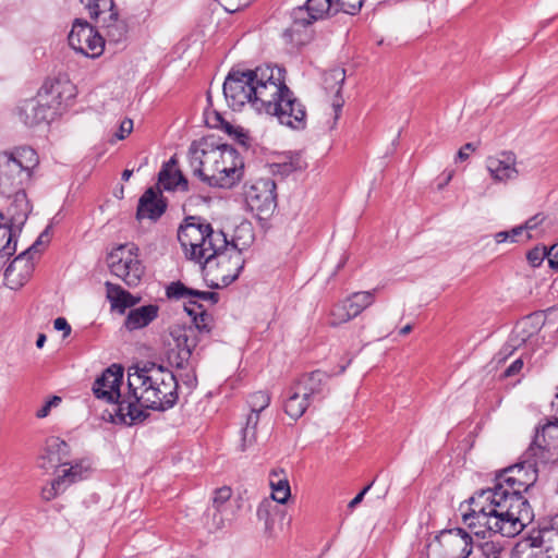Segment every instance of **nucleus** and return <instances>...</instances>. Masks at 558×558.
<instances>
[{"instance_id":"obj_27","label":"nucleus","mask_w":558,"mask_h":558,"mask_svg":"<svg viewBox=\"0 0 558 558\" xmlns=\"http://www.w3.org/2000/svg\"><path fill=\"white\" fill-rule=\"evenodd\" d=\"M158 312L159 307L155 304L131 310L124 320V327L130 331L144 328L158 317Z\"/></svg>"},{"instance_id":"obj_25","label":"nucleus","mask_w":558,"mask_h":558,"mask_svg":"<svg viewBox=\"0 0 558 558\" xmlns=\"http://www.w3.org/2000/svg\"><path fill=\"white\" fill-rule=\"evenodd\" d=\"M177 161L172 157L165 163L158 174V184L166 191H174L180 189L186 192L189 190V181L178 169H174Z\"/></svg>"},{"instance_id":"obj_46","label":"nucleus","mask_w":558,"mask_h":558,"mask_svg":"<svg viewBox=\"0 0 558 558\" xmlns=\"http://www.w3.org/2000/svg\"><path fill=\"white\" fill-rule=\"evenodd\" d=\"M221 7L230 13L240 11L247 5L246 0H218Z\"/></svg>"},{"instance_id":"obj_26","label":"nucleus","mask_w":558,"mask_h":558,"mask_svg":"<svg viewBox=\"0 0 558 558\" xmlns=\"http://www.w3.org/2000/svg\"><path fill=\"white\" fill-rule=\"evenodd\" d=\"M105 287L106 296L111 304V310L117 311L120 314H123L126 308L136 305L141 300L122 289L119 284L107 281Z\"/></svg>"},{"instance_id":"obj_48","label":"nucleus","mask_w":558,"mask_h":558,"mask_svg":"<svg viewBox=\"0 0 558 558\" xmlns=\"http://www.w3.org/2000/svg\"><path fill=\"white\" fill-rule=\"evenodd\" d=\"M61 402L58 396L51 397L46 403L36 412L38 418H44L49 415L51 408L57 407Z\"/></svg>"},{"instance_id":"obj_10","label":"nucleus","mask_w":558,"mask_h":558,"mask_svg":"<svg viewBox=\"0 0 558 558\" xmlns=\"http://www.w3.org/2000/svg\"><path fill=\"white\" fill-rule=\"evenodd\" d=\"M50 227H47L38 239L29 246L26 251L21 253L14 258V260L8 266L4 272V279L7 286L12 290L22 288L31 278L34 271V263L32 260L33 254L38 252V246L45 241L48 242Z\"/></svg>"},{"instance_id":"obj_50","label":"nucleus","mask_w":558,"mask_h":558,"mask_svg":"<svg viewBox=\"0 0 558 558\" xmlns=\"http://www.w3.org/2000/svg\"><path fill=\"white\" fill-rule=\"evenodd\" d=\"M60 477H62V482L65 478H69L71 483L76 482L82 478V466L78 464L72 465L71 468L64 470Z\"/></svg>"},{"instance_id":"obj_18","label":"nucleus","mask_w":558,"mask_h":558,"mask_svg":"<svg viewBox=\"0 0 558 558\" xmlns=\"http://www.w3.org/2000/svg\"><path fill=\"white\" fill-rule=\"evenodd\" d=\"M214 258L217 259L216 278L220 279L221 286H229L239 277L243 268L244 259L241 250L232 242L227 248L219 251Z\"/></svg>"},{"instance_id":"obj_29","label":"nucleus","mask_w":558,"mask_h":558,"mask_svg":"<svg viewBox=\"0 0 558 558\" xmlns=\"http://www.w3.org/2000/svg\"><path fill=\"white\" fill-rule=\"evenodd\" d=\"M532 547H539L553 558H558V529L545 527L530 538Z\"/></svg>"},{"instance_id":"obj_45","label":"nucleus","mask_w":558,"mask_h":558,"mask_svg":"<svg viewBox=\"0 0 558 558\" xmlns=\"http://www.w3.org/2000/svg\"><path fill=\"white\" fill-rule=\"evenodd\" d=\"M62 484V477H57L51 482V485L41 489V497L46 501L52 500L57 497L59 488Z\"/></svg>"},{"instance_id":"obj_63","label":"nucleus","mask_w":558,"mask_h":558,"mask_svg":"<svg viewBox=\"0 0 558 558\" xmlns=\"http://www.w3.org/2000/svg\"><path fill=\"white\" fill-rule=\"evenodd\" d=\"M132 173H133L132 170L125 169L122 172V180L128 181L131 178Z\"/></svg>"},{"instance_id":"obj_54","label":"nucleus","mask_w":558,"mask_h":558,"mask_svg":"<svg viewBox=\"0 0 558 558\" xmlns=\"http://www.w3.org/2000/svg\"><path fill=\"white\" fill-rule=\"evenodd\" d=\"M523 367V361L521 359H517L513 361L504 372L505 377H511L520 373Z\"/></svg>"},{"instance_id":"obj_4","label":"nucleus","mask_w":558,"mask_h":558,"mask_svg":"<svg viewBox=\"0 0 558 558\" xmlns=\"http://www.w3.org/2000/svg\"><path fill=\"white\" fill-rule=\"evenodd\" d=\"M178 240L186 258L199 265L208 264L229 245L222 231H215L206 219L198 216L184 218L178 229Z\"/></svg>"},{"instance_id":"obj_40","label":"nucleus","mask_w":558,"mask_h":558,"mask_svg":"<svg viewBox=\"0 0 558 558\" xmlns=\"http://www.w3.org/2000/svg\"><path fill=\"white\" fill-rule=\"evenodd\" d=\"M365 0H333L336 13L343 12L347 14H357Z\"/></svg>"},{"instance_id":"obj_30","label":"nucleus","mask_w":558,"mask_h":558,"mask_svg":"<svg viewBox=\"0 0 558 558\" xmlns=\"http://www.w3.org/2000/svg\"><path fill=\"white\" fill-rule=\"evenodd\" d=\"M344 80V69L335 68L324 74V88L329 93H335L336 96V99L332 102L336 112H338L343 106V99L340 97V93Z\"/></svg>"},{"instance_id":"obj_39","label":"nucleus","mask_w":558,"mask_h":558,"mask_svg":"<svg viewBox=\"0 0 558 558\" xmlns=\"http://www.w3.org/2000/svg\"><path fill=\"white\" fill-rule=\"evenodd\" d=\"M270 403V396L265 391H256L247 399V404L251 412L259 413L265 410Z\"/></svg>"},{"instance_id":"obj_57","label":"nucleus","mask_w":558,"mask_h":558,"mask_svg":"<svg viewBox=\"0 0 558 558\" xmlns=\"http://www.w3.org/2000/svg\"><path fill=\"white\" fill-rule=\"evenodd\" d=\"M374 482L365 486L348 505L350 509H354L359 504L362 502L365 494L369 490Z\"/></svg>"},{"instance_id":"obj_60","label":"nucleus","mask_w":558,"mask_h":558,"mask_svg":"<svg viewBox=\"0 0 558 558\" xmlns=\"http://www.w3.org/2000/svg\"><path fill=\"white\" fill-rule=\"evenodd\" d=\"M525 230L524 226H518L510 230L511 233V242L515 241V238Z\"/></svg>"},{"instance_id":"obj_15","label":"nucleus","mask_w":558,"mask_h":558,"mask_svg":"<svg viewBox=\"0 0 558 558\" xmlns=\"http://www.w3.org/2000/svg\"><path fill=\"white\" fill-rule=\"evenodd\" d=\"M558 448V421H548L541 429L536 430L534 439L527 450L526 457H533L535 461L548 463L554 459Z\"/></svg>"},{"instance_id":"obj_33","label":"nucleus","mask_w":558,"mask_h":558,"mask_svg":"<svg viewBox=\"0 0 558 558\" xmlns=\"http://www.w3.org/2000/svg\"><path fill=\"white\" fill-rule=\"evenodd\" d=\"M259 422V413L251 412L247 415L245 427L242 429L241 450L244 451L248 446L256 441V428Z\"/></svg>"},{"instance_id":"obj_36","label":"nucleus","mask_w":558,"mask_h":558,"mask_svg":"<svg viewBox=\"0 0 558 558\" xmlns=\"http://www.w3.org/2000/svg\"><path fill=\"white\" fill-rule=\"evenodd\" d=\"M230 512L220 508L209 507L205 513L206 525L209 531H218L225 526Z\"/></svg>"},{"instance_id":"obj_21","label":"nucleus","mask_w":558,"mask_h":558,"mask_svg":"<svg viewBox=\"0 0 558 558\" xmlns=\"http://www.w3.org/2000/svg\"><path fill=\"white\" fill-rule=\"evenodd\" d=\"M167 209V203L161 197L160 190L154 187L147 189L141 196L136 210V218L142 220L144 218L150 220H158Z\"/></svg>"},{"instance_id":"obj_56","label":"nucleus","mask_w":558,"mask_h":558,"mask_svg":"<svg viewBox=\"0 0 558 558\" xmlns=\"http://www.w3.org/2000/svg\"><path fill=\"white\" fill-rule=\"evenodd\" d=\"M469 151H474L475 150V146L473 143H466L464 146H462L458 154H457V160H460V161H464L469 158Z\"/></svg>"},{"instance_id":"obj_44","label":"nucleus","mask_w":558,"mask_h":558,"mask_svg":"<svg viewBox=\"0 0 558 558\" xmlns=\"http://www.w3.org/2000/svg\"><path fill=\"white\" fill-rule=\"evenodd\" d=\"M546 258V246H535L526 254V259L532 267H538Z\"/></svg>"},{"instance_id":"obj_13","label":"nucleus","mask_w":558,"mask_h":558,"mask_svg":"<svg viewBox=\"0 0 558 558\" xmlns=\"http://www.w3.org/2000/svg\"><path fill=\"white\" fill-rule=\"evenodd\" d=\"M68 40L71 48L89 58L99 57L104 51V38L87 21L75 20Z\"/></svg>"},{"instance_id":"obj_43","label":"nucleus","mask_w":558,"mask_h":558,"mask_svg":"<svg viewBox=\"0 0 558 558\" xmlns=\"http://www.w3.org/2000/svg\"><path fill=\"white\" fill-rule=\"evenodd\" d=\"M478 548L484 558H499L502 550V546L496 541H486Z\"/></svg>"},{"instance_id":"obj_47","label":"nucleus","mask_w":558,"mask_h":558,"mask_svg":"<svg viewBox=\"0 0 558 558\" xmlns=\"http://www.w3.org/2000/svg\"><path fill=\"white\" fill-rule=\"evenodd\" d=\"M184 310L192 318L205 312L203 305L194 298H189L187 303L184 304Z\"/></svg>"},{"instance_id":"obj_24","label":"nucleus","mask_w":558,"mask_h":558,"mask_svg":"<svg viewBox=\"0 0 558 558\" xmlns=\"http://www.w3.org/2000/svg\"><path fill=\"white\" fill-rule=\"evenodd\" d=\"M51 114L50 105L41 104L35 99L26 100L20 109V118L28 126L48 122Z\"/></svg>"},{"instance_id":"obj_8","label":"nucleus","mask_w":558,"mask_h":558,"mask_svg":"<svg viewBox=\"0 0 558 558\" xmlns=\"http://www.w3.org/2000/svg\"><path fill=\"white\" fill-rule=\"evenodd\" d=\"M248 209L260 220L272 216L277 208V185L270 178L258 179L244 185Z\"/></svg>"},{"instance_id":"obj_6","label":"nucleus","mask_w":558,"mask_h":558,"mask_svg":"<svg viewBox=\"0 0 558 558\" xmlns=\"http://www.w3.org/2000/svg\"><path fill=\"white\" fill-rule=\"evenodd\" d=\"M336 14L333 0H307L304 5L292 10V24L284 31L283 37L295 47L302 46L310 38L306 33L307 26L326 16Z\"/></svg>"},{"instance_id":"obj_5","label":"nucleus","mask_w":558,"mask_h":558,"mask_svg":"<svg viewBox=\"0 0 558 558\" xmlns=\"http://www.w3.org/2000/svg\"><path fill=\"white\" fill-rule=\"evenodd\" d=\"M37 153L28 146L0 153V194L12 195L24 189L31 180L33 170L38 166Z\"/></svg>"},{"instance_id":"obj_16","label":"nucleus","mask_w":558,"mask_h":558,"mask_svg":"<svg viewBox=\"0 0 558 558\" xmlns=\"http://www.w3.org/2000/svg\"><path fill=\"white\" fill-rule=\"evenodd\" d=\"M375 292L376 290L354 292L345 300L333 305L330 311L329 324L339 326L360 315L374 303Z\"/></svg>"},{"instance_id":"obj_38","label":"nucleus","mask_w":558,"mask_h":558,"mask_svg":"<svg viewBox=\"0 0 558 558\" xmlns=\"http://www.w3.org/2000/svg\"><path fill=\"white\" fill-rule=\"evenodd\" d=\"M271 167L272 172H277L281 175H288L296 170L303 169L304 165L300 157H290L288 161L277 162Z\"/></svg>"},{"instance_id":"obj_55","label":"nucleus","mask_w":558,"mask_h":558,"mask_svg":"<svg viewBox=\"0 0 558 558\" xmlns=\"http://www.w3.org/2000/svg\"><path fill=\"white\" fill-rule=\"evenodd\" d=\"M543 221H544L543 214H536L535 216L527 219L523 226H524L525 230H533L538 225H541Z\"/></svg>"},{"instance_id":"obj_32","label":"nucleus","mask_w":558,"mask_h":558,"mask_svg":"<svg viewBox=\"0 0 558 558\" xmlns=\"http://www.w3.org/2000/svg\"><path fill=\"white\" fill-rule=\"evenodd\" d=\"M204 158H208V154L204 149L197 148L193 143L189 149L190 167L192 168L193 174L205 182V178H208L210 173L204 169Z\"/></svg>"},{"instance_id":"obj_49","label":"nucleus","mask_w":558,"mask_h":558,"mask_svg":"<svg viewBox=\"0 0 558 558\" xmlns=\"http://www.w3.org/2000/svg\"><path fill=\"white\" fill-rule=\"evenodd\" d=\"M191 298L196 299L198 302L207 301L210 302L211 304H216L218 302V294L216 292L210 291H199L193 289Z\"/></svg>"},{"instance_id":"obj_2","label":"nucleus","mask_w":558,"mask_h":558,"mask_svg":"<svg viewBox=\"0 0 558 558\" xmlns=\"http://www.w3.org/2000/svg\"><path fill=\"white\" fill-rule=\"evenodd\" d=\"M128 397L119 403L117 421L125 425L143 422L144 409L165 411L178 401V379L171 371L155 363L136 367L128 376Z\"/></svg>"},{"instance_id":"obj_23","label":"nucleus","mask_w":558,"mask_h":558,"mask_svg":"<svg viewBox=\"0 0 558 558\" xmlns=\"http://www.w3.org/2000/svg\"><path fill=\"white\" fill-rule=\"evenodd\" d=\"M328 375L319 369L302 375L294 384L298 391L311 402L317 397H323L328 380Z\"/></svg>"},{"instance_id":"obj_17","label":"nucleus","mask_w":558,"mask_h":558,"mask_svg":"<svg viewBox=\"0 0 558 558\" xmlns=\"http://www.w3.org/2000/svg\"><path fill=\"white\" fill-rule=\"evenodd\" d=\"M122 380L123 368L118 365H112L108 367L93 385V392L95 397L109 403H114L117 405L116 412L118 411L119 403L128 397V395L122 396L120 392ZM114 421H117V414L112 417V422Z\"/></svg>"},{"instance_id":"obj_34","label":"nucleus","mask_w":558,"mask_h":558,"mask_svg":"<svg viewBox=\"0 0 558 558\" xmlns=\"http://www.w3.org/2000/svg\"><path fill=\"white\" fill-rule=\"evenodd\" d=\"M270 476H271L270 486L272 489V493H271L272 499L279 504H286L288 498L291 495L290 485H289L288 480L287 478H278L277 481H275L274 477L279 476L277 472H272Z\"/></svg>"},{"instance_id":"obj_7","label":"nucleus","mask_w":558,"mask_h":558,"mask_svg":"<svg viewBox=\"0 0 558 558\" xmlns=\"http://www.w3.org/2000/svg\"><path fill=\"white\" fill-rule=\"evenodd\" d=\"M108 267L129 287H136L144 275V266L138 259V247L133 244H122L112 250L107 257Z\"/></svg>"},{"instance_id":"obj_64","label":"nucleus","mask_w":558,"mask_h":558,"mask_svg":"<svg viewBox=\"0 0 558 558\" xmlns=\"http://www.w3.org/2000/svg\"><path fill=\"white\" fill-rule=\"evenodd\" d=\"M263 512H264V505L262 504V505L258 507L257 515H258L259 518H262Z\"/></svg>"},{"instance_id":"obj_41","label":"nucleus","mask_w":558,"mask_h":558,"mask_svg":"<svg viewBox=\"0 0 558 558\" xmlns=\"http://www.w3.org/2000/svg\"><path fill=\"white\" fill-rule=\"evenodd\" d=\"M232 492L230 487L223 486L215 490L211 507L220 508L230 512V498Z\"/></svg>"},{"instance_id":"obj_52","label":"nucleus","mask_w":558,"mask_h":558,"mask_svg":"<svg viewBox=\"0 0 558 558\" xmlns=\"http://www.w3.org/2000/svg\"><path fill=\"white\" fill-rule=\"evenodd\" d=\"M133 130V121L131 119H124L119 126L116 137L118 140H124Z\"/></svg>"},{"instance_id":"obj_22","label":"nucleus","mask_w":558,"mask_h":558,"mask_svg":"<svg viewBox=\"0 0 558 558\" xmlns=\"http://www.w3.org/2000/svg\"><path fill=\"white\" fill-rule=\"evenodd\" d=\"M69 445L59 437H51L46 442L45 452L38 459V466L45 471L65 465L69 457Z\"/></svg>"},{"instance_id":"obj_51","label":"nucleus","mask_w":558,"mask_h":558,"mask_svg":"<svg viewBox=\"0 0 558 558\" xmlns=\"http://www.w3.org/2000/svg\"><path fill=\"white\" fill-rule=\"evenodd\" d=\"M546 258L550 268L558 269V242L549 248L546 247Z\"/></svg>"},{"instance_id":"obj_1","label":"nucleus","mask_w":558,"mask_h":558,"mask_svg":"<svg viewBox=\"0 0 558 558\" xmlns=\"http://www.w3.org/2000/svg\"><path fill=\"white\" fill-rule=\"evenodd\" d=\"M284 73V69L270 65L231 70L222 88L229 107L241 110L248 104L258 113L276 117L282 125L304 130L306 108L287 86Z\"/></svg>"},{"instance_id":"obj_35","label":"nucleus","mask_w":558,"mask_h":558,"mask_svg":"<svg viewBox=\"0 0 558 558\" xmlns=\"http://www.w3.org/2000/svg\"><path fill=\"white\" fill-rule=\"evenodd\" d=\"M74 89L75 88L71 83L57 81L51 84L48 93L51 95L53 100L61 105L74 97Z\"/></svg>"},{"instance_id":"obj_59","label":"nucleus","mask_w":558,"mask_h":558,"mask_svg":"<svg viewBox=\"0 0 558 558\" xmlns=\"http://www.w3.org/2000/svg\"><path fill=\"white\" fill-rule=\"evenodd\" d=\"M495 240L497 243H505L507 241H511L510 231H500L495 234Z\"/></svg>"},{"instance_id":"obj_61","label":"nucleus","mask_w":558,"mask_h":558,"mask_svg":"<svg viewBox=\"0 0 558 558\" xmlns=\"http://www.w3.org/2000/svg\"><path fill=\"white\" fill-rule=\"evenodd\" d=\"M45 342H46V335L39 333L37 337V340H36V347L38 349H41L44 347Z\"/></svg>"},{"instance_id":"obj_3","label":"nucleus","mask_w":558,"mask_h":558,"mask_svg":"<svg viewBox=\"0 0 558 558\" xmlns=\"http://www.w3.org/2000/svg\"><path fill=\"white\" fill-rule=\"evenodd\" d=\"M470 504L471 512L463 514L464 521L475 520L470 526H485L488 532L506 537L519 534L533 519L532 508L522 493L512 492L502 483L481 490Z\"/></svg>"},{"instance_id":"obj_12","label":"nucleus","mask_w":558,"mask_h":558,"mask_svg":"<svg viewBox=\"0 0 558 558\" xmlns=\"http://www.w3.org/2000/svg\"><path fill=\"white\" fill-rule=\"evenodd\" d=\"M85 3L92 19L106 28L107 36L114 41H120L126 33V26L118 17L113 0H81Z\"/></svg>"},{"instance_id":"obj_11","label":"nucleus","mask_w":558,"mask_h":558,"mask_svg":"<svg viewBox=\"0 0 558 558\" xmlns=\"http://www.w3.org/2000/svg\"><path fill=\"white\" fill-rule=\"evenodd\" d=\"M545 464L546 463L535 461L533 457H526L524 454V461L502 470L497 476L496 484L502 483L505 487L512 492H527L537 480L538 466Z\"/></svg>"},{"instance_id":"obj_14","label":"nucleus","mask_w":558,"mask_h":558,"mask_svg":"<svg viewBox=\"0 0 558 558\" xmlns=\"http://www.w3.org/2000/svg\"><path fill=\"white\" fill-rule=\"evenodd\" d=\"M4 196L11 199V203L7 209L8 222L4 225V228L8 229V241L0 252L1 258L11 256L15 252L16 244L11 245L14 235L12 229L23 226L31 213L29 202L24 189L16 190L12 195Z\"/></svg>"},{"instance_id":"obj_58","label":"nucleus","mask_w":558,"mask_h":558,"mask_svg":"<svg viewBox=\"0 0 558 558\" xmlns=\"http://www.w3.org/2000/svg\"><path fill=\"white\" fill-rule=\"evenodd\" d=\"M190 372H187L183 377L182 380L184 384H186L189 387H194L196 385V376L194 373L193 365L189 367Z\"/></svg>"},{"instance_id":"obj_31","label":"nucleus","mask_w":558,"mask_h":558,"mask_svg":"<svg viewBox=\"0 0 558 558\" xmlns=\"http://www.w3.org/2000/svg\"><path fill=\"white\" fill-rule=\"evenodd\" d=\"M311 401L302 396V392L298 391V387L293 384L288 393V398L284 401V412L292 420H299L310 407Z\"/></svg>"},{"instance_id":"obj_62","label":"nucleus","mask_w":558,"mask_h":558,"mask_svg":"<svg viewBox=\"0 0 558 558\" xmlns=\"http://www.w3.org/2000/svg\"><path fill=\"white\" fill-rule=\"evenodd\" d=\"M411 330H412V325L408 324L400 329V335L405 336V335L410 333Z\"/></svg>"},{"instance_id":"obj_9","label":"nucleus","mask_w":558,"mask_h":558,"mask_svg":"<svg viewBox=\"0 0 558 558\" xmlns=\"http://www.w3.org/2000/svg\"><path fill=\"white\" fill-rule=\"evenodd\" d=\"M171 342L167 351V360L172 367L189 369L193 362V352L201 338L195 335V329L186 326H173L170 328Z\"/></svg>"},{"instance_id":"obj_28","label":"nucleus","mask_w":558,"mask_h":558,"mask_svg":"<svg viewBox=\"0 0 558 558\" xmlns=\"http://www.w3.org/2000/svg\"><path fill=\"white\" fill-rule=\"evenodd\" d=\"M243 168L238 167H217L216 171L205 178V182L210 186L230 189L241 180Z\"/></svg>"},{"instance_id":"obj_42","label":"nucleus","mask_w":558,"mask_h":558,"mask_svg":"<svg viewBox=\"0 0 558 558\" xmlns=\"http://www.w3.org/2000/svg\"><path fill=\"white\" fill-rule=\"evenodd\" d=\"M193 289L185 287L181 281L171 282L166 290L169 299L181 300L191 298Z\"/></svg>"},{"instance_id":"obj_37","label":"nucleus","mask_w":558,"mask_h":558,"mask_svg":"<svg viewBox=\"0 0 558 558\" xmlns=\"http://www.w3.org/2000/svg\"><path fill=\"white\" fill-rule=\"evenodd\" d=\"M192 322L193 325L190 327L195 329V335H197L201 339L211 332L213 317L206 311L192 318Z\"/></svg>"},{"instance_id":"obj_20","label":"nucleus","mask_w":558,"mask_h":558,"mask_svg":"<svg viewBox=\"0 0 558 558\" xmlns=\"http://www.w3.org/2000/svg\"><path fill=\"white\" fill-rule=\"evenodd\" d=\"M486 169L496 183H507L519 175L517 157L512 151H502L486 159Z\"/></svg>"},{"instance_id":"obj_19","label":"nucleus","mask_w":558,"mask_h":558,"mask_svg":"<svg viewBox=\"0 0 558 558\" xmlns=\"http://www.w3.org/2000/svg\"><path fill=\"white\" fill-rule=\"evenodd\" d=\"M439 544L446 558H468L473 550L472 536L462 529L444 532Z\"/></svg>"},{"instance_id":"obj_53","label":"nucleus","mask_w":558,"mask_h":558,"mask_svg":"<svg viewBox=\"0 0 558 558\" xmlns=\"http://www.w3.org/2000/svg\"><path fill=\"white\" fill-rule=\"evenodd\" d=\"M56 330L63 331V337H68L71 333V326L64 317H58L53 322Z\"/></svg>"}]
</instances>
